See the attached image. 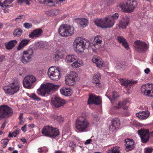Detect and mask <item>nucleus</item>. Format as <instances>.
<instances>
[{
	"instance_id": "1",
	"label": "nucleus",
	"mask_w": 153,
	"mask_h": 153,
	"mask_svg": "<svg viewBox=\"0 0 153 153\" xmlns=\"http://www.w3.org/2000/svg\"><path fill=\"white\" fill-rule=\"evenodd\" d=\"M119 15L117 13L105 16L103 19H97L94 21L95 25L103 28H111L114 24L115 21L117 20Z\"/></svg>"
},
{
	"instance_id": "2",
	"label": "nucleus",
	"mask_w": 153,
	"mask_h": 153,
	"mask_svg": "<svg viewBox=\"0 0 153 153\" xmlns=\"http://www.w3.org/2000/svg\"><path fill=\"white\" fill-rule=\"evenodd\" d=\"M109 92L108 91L106 95L111 101L114 107L117 108H119L121 107H122L124 109H127L128 107L127 105L129 103L128 101L126 100H125L122 102L116 101V99L118 97L117 93L114 91L111 95H109Z\"/></svg>"
},
{
	"instance_id": "3",
	"label": "nucleus",
	"mask_w": 153,
	"mask_h": 153,
	"mask_svg": "<svg viewBox=\"0 0 153 153\" xmlns=\"http://www.w3.org/2000/svg\"><path fill=\"white\" fill-rule=\"evenodd\" d=\"M59 87L58 85L47 83L42 84L37 90V93L40 95L45 96L46 94H50L51 92L57 89Z\"/></svg>"
},
{
	"instance_id": "4",
	"label": "nucleus",
	"mask_w": 153,
	"mask_h": 153,
	"mask_svg": "<svg viewBox=\"0 0 153 153\" xmlns=\"http://www.w3.org/2000/svg\"><path fill=\"white\" fill-rule=\"evenodd\" d=\"M137 5L135 0H125L119 4V6L124 12L130 13L134 10Z\"/></svg>"
},
{
	"instance_id": "5",
	"label": "nucleus",
	"mask_w": 153,
	"mask_h": 153,
	"mask_svg": "<svg viewBox=\"0 0 153 153\" xmlns=\"http://www.w3.org/2000/svg\"><path fill=\"white\" fill-rule=\"evenodd\" d=\"M89 125V122L83 116H82L77 119L75 127L79 131L83 132L86 131Z\"/></svg>"
},
{
	"instance_id": "6",
	"label": "nucleus",
	"mask_w": 153,
	"mask_h": 153,
	"mask_svg": "<svg viewBox=\"0 0 153 153\" xmlns=\"http://www.w3.org/2000/svg\"><path fill=\"white\" fill-rule=\"evenodd\" d=\"M89 44V42L82 38H77L73 43L74 48L77 51L82 52L85 48L86 45Z\"/></svg>"
},
{
	"instance_id": "7",
	"label": "nucleus",
	"mask_w": 153,
	"mask_h": 153,
	"mask_svg": "<svg viewBox=\"0 0 153 153\" xmlns=\"http://www.w3.org/2000/svg\"><path fill=\"white\" fill-rule=\"evenodd\" d=\"M20 88V82L17 80L10 83L8 86L4 87V90L6 93L12 95L18 92Z\"/></svg>"
},
{
	"instance_id": "8",
	"label": "nucleus",
	"mask_w": 153,
	"mask_h": 153,
	"mask_svg": "<svg viewBox=\"0 0 153 153\" xmlns=\"http://www.w3.org/2000/svg\"><path fill=\"white\" fill-rule=\"evenodd\" d=\"M58 32L62 36H70L74 33V28L67 24L62 25L59 27Z\"/></svg>"
},
{
	"instance_id": "9",
	"label": "nucleus",
	"mask_w": 153,
	"mask_h": 153,
	"mask_svg": "<svg viewBox=\"0 0 153 153\" xmlns=\"http://www.w3.org/2000/svg\"><path fill=\"white\" fill-rule=\"evenodd\" d=\"M60 72V70L59 67L52 66L49 68L48 74L51 80L58 81L61 77Z\"/></svg>"
},
{
	"instance_id": "10",
	"label": "nucleus",
	"mask_w": 153,
	"mask_h": 153,
	"mask_svg": "<svg viewBox=\"0 0 153 153\" xmlns=\"http://www.w3.org/2000/svg\"><path fill=\"white\" fill-rule=\"evenodd\" d=\"M65 62L68 63L73 62L71 65L73 68H78L83 65V62L80 60L77 59L75 58L74 56L68 55L66 57L65 59Z\"/></svg>"
},
{
	"instance_id": "11",
	"label": "nucleus",
	"mask_w": 153,
	"mask_h": 153,
	"mask_svg": "<svg viewBox=\"0 0 153 153\" xmlns=\"http://www.w3.org/2000/svg\"><path fill=\"white\" fill-rule=\"evenodd\" d=\"M135 49L140 52H143L148 50L149 45L145 42L141 40H137L134 42Z\"/></svg>"
},
{
	"instance_id": "12",
	"label": "nucleus",
	"mask_w": 153,
	"mask_h": 153,
	"mask_svg": "<svg viewBox=\"0 0 153 153\" xmlns=\"http://www.w3.org/2000/svg\"><path fill=\"white\" fill-rule=\"evenodd\" d=\"M77 74L75 72L72 71L66 76L65 81L67 85H73L76 81L78 80Z\"/></svg>"
},
{
	"instance_id": "13",
	"label": "nucleus",
	"mask_w": 153,
	"mask_h": 153,
	"mask_svg": "<svg viewBox=\"0 0 153 153\" xmlns=\"http://www.w3.org/2000/svg\"><path fill=\"white\" fill-rule=\"evenodd\" d=\"M142 93L148 97L153 96V85L147 84L143 85L141 88Z\"/></svg>"
},
{
	"instance_id": "14",
	"label": "nucleus",
	"mask_w": 153,
	"mask_h": 153,
	"mask_svg": "<svg viewBox=\"0 0 153 153\" xmlns=\"http://www.w3.org/2000/svg\"><path fill=\"white\" fill-rule=\"evenodd\" d=\"M36 80V78L34 76L28 75L26 76L23 80V86L25 88H31L32 87V85Z\"/></svg>"
},
{
	"instance_id": "15",
	"label": "nucleus",
	"mask_w": 153,
	"mask_h": 153,
	"mask_svg": "<svg viewBox=\"0 0 153 153\" xmlns=\"http://www.w3.org/2000/svg\"><path fill=\"white\" fill-rule=\"evenodd\" d=\"M51 103L55 107H59L63 105L65 103V101L59 96H54L52 99Z\"/></svg>"
},
{
	"instance_id": "16",
	"label": "nucleus",
	"mask_w": 153,
	"mask_h": 153,
	"mask_svg": "<svg viewBox=\"0 0 153 153\" xmlns=\"http://www.w3.org/2000/svg\"><path fill=\"white\" fill-rule=\"evenodd\" d=\"M102 41V39L100 36H96L94 38L92 43H89L93 50H97L99 48Z\"/></svg>"
},
{
	"instance_id": "17",
	"label": "nucleus",
	"mask_w": 153,
	"mask_h": 153,
	"mask_svg": "<svg viewBox=\"0 0 153 153\" xmlns=\"http://www.w3.org/2000/svg\"><path fill=\"white\" fill-rule=\"evenodd\" d=\"M101 102V100L100 97L91 94L89 95L88 104L89 105L93 104L98 105L100 104Z\"/></svg>"
},
{
	"instance_id": "18",
	"label": "nucleus",
	"mask_w": 153,
	"mask_h": 153,
	"mask_svg": "<svg viewBox=\"0 0 153 153\" xmlns=\"http://www.w3.org/2000/svg\"><path fill=\"white\" fill-rule=\"evenodd\" d=\"M138 133L140 135L142 142L146 143L149 140V130L146 129H141L138 131Z\"/></svg>"
},
{
	"instance_id": "19",
	"label": "nucleus",
	"mask_w": 153,
	"mask_h": 153,
	"mask_svg": "<svg viewBox=\"0 0 153 153\" xmlns=\"http://www.w3.org/2000/svg\"><path fill=\"white\" fill-rule=\"evenodd\" d=\"M43 32L42 30L40 29H36L31 32L29 35L30 38L32 39L36 38L41 36Z\"/></svg>"
},
{
	"instance_id": "20",
	"label": "nucleus",
	"mask_w": 153,
	"mask_h": 153,
	"mask_svg": "<svg viewBox=\"0 0 153 153\" xmlns=\"http://www.w3.org/2000/svg\"><path fill=\"white\" fill-rule=\"evenodd\" d=\"M125 142L126 143V150L127 151H129L133 149L134 147V142L132 139H130L128 138L125 140Z\"/></svg>"
},
{
	"instance_id": "21",
	"label": "nucleus",
	"mask_w": 153,
	"mask_h": 153,
	"mask_svg": "<svg viewBox=\"0 0 153 153\" xmlns=\"http://www.w3.org/2000/svg\"><path fill=\"white\" fill-rule=\"evenodd\" d=\"M52 127L49 126H46L44 127L42 130V134L45 136L51 137V131L52 130Z\"/></svg>"
},
{
	"instance_id": "22",
	"label": "nucleus",
	"mask_w": 153,
	"mask_h": 153,
	"mask_svg": "<svg viewBox=\"0 0 153 153\" xmlns=\"http://www.w3.org/2000/svg\"><path fill=\"white\" fill-rule=\"evenodd\" d=\"M130 19L128 16H126L120 22L119 26L122 28H126L128 25Z\"/></svg>"
},
{
	"instance_id": "23",
	"label": "nucleus",
	"mask_w": 153,
	"mask_h": 153,
	"mask_svg": "<svg viewBox=\"0 0 153 153\" xmlns=\"http://www.w3.org/2000/svg\"><path fill=\"white\" fill-rule=\"evenodd\" d=\"M121 84L125 87V88H127L128 86H132L137 82V81L126 80H124L123 79H121L120 81Z\"/></svg>"
},
{
	"instance_id": "24",
	"label": "nucleus",
	"mask_w": 153,
	"mask_h": 153,
	"mask_svg": "<svg viewBox=\"0 0 153 153\" xmlns=\"http://www.w3.org/2000/svg\"><path fill=\"white\" fill-rule=\"evenodd\" d=\"M149 115L148 111L140 112L136 114V116L140 119H144L147 118Z\"/></svg>"
},
{
	"instance_id": "25",
	"label": "nucleus",
	"mask_w": 153,
	"mask_h": 153,
	"mask_svg": "<svg viewBox=\"0 0 153 153\" xmlns=\"http://www.w3.org/2000/svg\"><path fill=\"white\" fill-rule=\"evenodd\" d=\"M117 39L119 42L127 50L129 49V45L124 38L121 36H119L117 37Z\"/></svg>"
},
{
	"instance_id": "26",
	"label": "nucleus",
	"mask_w": 153,
	"mask_h": 153,
	"mask_svg": "<svg viewBox=\"0 0 153 153\" xmlns=\"http://www.w3.org/2000/svg\"><path fill=\"white\" fill-rule=\"evenodd\" d=\"M76 21L78 24L83 27L88 25V21L85 18H77Z\"/></svg>"
},
{
	"instance_id": "27",
	"label": "nucleus",
	"mask_w": 153,
	"mask_h": 153,
	"mask_svg": "<svg viewBox=\"0 0 153 153\" xmlns=\"http://www.w3.org/2000/svg\"><path fill=\"white\" fill-rule=\"evenodd\" d=\"M60 91L62 94L66 96H70L72 93L71 89L66 88H63L61 89Z\"/></svg>"
},
{
	"instance_id": "28",
	"label": "nucleus",
	"mask_w": 153,
	"mask_h": 153,
	"mask_svg": "<svg viewBox=\"0 0 153 153\" xmlns=\"http://www.w3.org/2000/svg\"><path fill=\"white\" fill-rule=\"evenodd\" d=\"M92 61L97 65V67L99 68L102 67L103 65V61L98 57H94L92 59Z\"/></svg>"
},
{
	"instance_id": "29",
	"label": "nucleus",
	"mask_w": 153,
	"mask_h": 153,
	"mask_svg": "<svg viewBox=\"0 0 153 153\" xmlns=\"http://www.w3.org/2000/svg\"><path fill=\"white\" fill-rule=\"evenodd\" d=\"M17 43L16 40H12L8 42L5 43V46L7 49H11L16 45Z\"/></svg>"
},
{
	"instance_id": "30",
	"label": "nucleus",
	"mask_w": 153,
	"mask_h": 153,
	"mask_svg": "<svg viewBox=\"0 0 153 153\" xmlns=\"http://www.w3.org/2000/svg\"><path fill=\"white\" fill-rule=\"evenodd\" d=\"M33 53V51L32 48H30L24 51L22 53L23 55L31 59L32 57Z\"/></svg>"
},
{
	"instance_id": "31",
	"label": "nucleus",
	"mask_w": 153,
	"mask_h": 153,
	"mask_svg": "<svg viewBox=\"0 0 153 153\" xmlns=\"http://www.w3.org/2000/svg\"><path fill=\"white\" fill-rule=\"evenodd\" d=\"M100 76V74L99 73H97L95 74L93 76V79L92 82L93 83L95 84L96 85L99 86L100 84L99 78Z\"/></svg>"
},
{
	"instance_id": "32",
	"label": "nucleus",
	"mask_w": 153,
	"mask_h": 153,
	"mask_svg": "<svg viewBox=\"0 0 153 153\" xmlns=\"http://www.w3.org/2000/svg\"><path fill=\"white\" fill-rule=\"evenodd\" d=\"M30 41V39H25L22 40L18 46L17 48L19 50L21 49L22 48L26 46L27 45V44Z\"/></svg>"
},
{
	"instance_id": "33",
	"label": "nucleus",
	"mask_w": 153,
	"mask_h": 153,
	"mask_svg": "<svg viewBox=\"0 0 153 153\" xmlns=\"http://www.w3.org/2000/svg\"><path fill=\"white\" fill-rule=\"evenodd\" d=\"M51 138H54L58 136L59 134L58 129L56 128H53L52 127V130L51 131Z\"/></svg>"
},
{
	"instance_id": "34",
	"label": "nucleus",
	"mask_w": 153,
	"mask_h": 153,
	"mask_svg": "<svg viewBox=\"0 0 153 153\" xmlns=\"http://www.w3.org/2000/svg\"><path fill=\"white\" fill-rule=\"evenodd\" d=\"M31 59L29 58L28 57L23 55L21 57L20 60L21 62L24 64H27L30 62Z\"/></svg>"
},
{
	"instance_id": "35",
	"label": "nucleus",
	"mask_w": 153,
	"mask_h": 153,
	"mask_svg": "<svg viewBox=\"0 0 153 153\" xmlns=\"http://www.w3.org/2000/svg\"><path fill=\"white\" fill-rule=\"evenodd\" d=\"M120 148L118 146H115L111 148L108 150V153H120Z\"/></svg>"
},
{
	"instance_id": "36",
	"label": "nucleus",
	"mask_w": 153,
	"mask_h": 153,
	"mask_svg": "<svg viewBox=\"0 0 153 153\" xmlns=\"http://www.w3.org/2000/svg\"><path fill=\"white\" fill-rule=\"evenodd\" d=\"M58 13L57 10L55 9H52L47 12L46 13L48 15L50 16H53L57 15Z\"/></svg>"
},
{
	"instance_id": "37",
	"label": "nucleus",
	"mask_w": 153,
	"mask_h": 153,
	"mask_svg": "<svg viewBox=\"0 0 153 153\" xmlns=\"http://www.w3.org/2000/svg\"><path fill=\"white\" fill-rule=\"evenodd\" d=\"M63 57V55L59 50H57L56 52L55 58L57 60L62 58Z\"/></svg>"
},
{
	"instance_id": "38",
	"label": "nucleus",
	"mask_w": 153,
	"mask_h": 153,
	"mask_svg": "<svg viewBox=\"0 0 153 153\" xmlns=\"http://www.w3.org/2000/svg\"><path fill=\"white\" fill-rule=\"evenodd\" d=\"M22 33V30L20 29L15 30L14 32V36L15 37H19L20 36Z\"/></svg>"
},
{
	"instance_id": "39",
	"label": "nucleus",
	"mask_w": 153,
	"mask_h": 153,
	"mask_svg": "<svg viewBox=\"0 0 153 153\" xmlns=\"http://www.w3.org/2000/svg\"><path fill=\"white\" fill-rule=\"evenodd\" d=\"M116 128H118L120 125V122L119 120H113L111 121V124Z\"/></svg>"
},
{
	"instance_id": "40",
	"label": "nucleus",
	"mask_w": 153,
	"mask_h": 153,
	"mask_svg": "<svg viewBox=\"0 0 153 153\" xmlns=\"http://www.w3.org/2000/svg\"><path fill=\"white\" fill-rule=\"evenodd\" d=\"M54 118L57 121L59 122H62L64 120L63 117H62L61 115H55L54 116Z\"/></svg>"
},
{
	"instance_id": "41",
	"label": "nucleus",
	"mask_w": 153,
	"mask_h": 153,
	"mask_svg": "<svg viewBox=\"0 0 153 153\" xmlns=\"http://www.w3.org/2000/svg\"><path fill=\"white\" fill-rule=\"evenodd\" d=\"M25 16L23 15H19L15 19V20L18 22H22L25 19Z\"/></svg>"
},
{
	"instance_id": "42",
	"label": "nucleus",
	"mask_w": 153,
	"mask_h": 153,
	"mask_svg": "<svg viewBox=\"0 0 153 153\" xmlns=\"http://www.w3.org/2000/svg\"><path fill=\"white\" fill-rule=\"evenodd\" d=\"M19 130H17L16 131L13 132L12 134H11V132H10L8 136L10 137H12L13 136L16 137L17 135L19 133Z\"/></svg>"
},
{
	"instance_id": "43",
	"label": "nucleus",
	"mask_w": 153,
	"mask_h": 153,
	"mask_svg": "<svg viewBox=\"0 0 153 153\" xmlns=\"http://www.w3.org/2000/svg\"><path fill=\"white\" fill-rule=\"evenodd\" d=\"M36 48L38 49H41L44 47L43 43L42 42H38L36 44Z\"/></svg>"
},
{
	"instance_id": "44",
	"label": "nucleus",
	"mask_w": 153,
	"mask_h": 153,
	"mask_svg": "<svg viewBox=\"0 0 153 153\" xmlns=\"http://www.w3.org/2000/svg\"><path fill=\"white\" fill-rule=\"evenodd\" d=\"M46 4L49 6H54L55 5V3L52 0H47Z\"/></svg>"
},
{
	"instance_id": "45",
	"label": "nucleus",
	"mask_w": 153,
	"mask_h": 153,
	"mask_svg": "<svg viewBox=\"0 0 153 153\" xmlns=\"http://www.w3.org/2000/svg\"><path fill=\"white\" fill-rule=\"evenodd\" d=\"M30 97L33 99L34 100H35L38 101L41 100L40 98L38 97L35 94H33L30 96Z\"/></svg>"
},
{
	"instance_id": "46",
	"label": "nucleus",
	"mask_w": 153,
	"mask_h": 153,
	"mask_svg": "<svg viewBox=\"0 0 153 153\" xmlns=\"http://www.w3.org/2000/svg\"><path fill=\"white\" fill-rule=\"evenodd\" d=\"M153 149L151 147L146 148L144 149V153H151Z\"/></svg>"
},
{
	"instance_id": "47",
	"label": "nucleus",
	"mask_w": 153,
	"mask_h": 153,
	"mask_svg": "<svg viewBox=\"0 0 153 153\" xmlns=\"http://www.w3.org/2000/svg\"><path fill=\"white\" fill-rule=\"evenodd\" d=\"M24 26L25 28L27 29L30 28L32 26V25L31 24L27 22L25 23L24 24Z\"/></svg>"
},
{
	"instance_id": "48",
	"label": "nucleus",
	"mask_w": 153,
	"mask_h": 153,
	"mask_svg": "<svg viewBox=\"0 0 153 153\" xmlns=\"http://www.w3.org/2000/svg\"><path fill=\"white\" fill-rule=\"evenodd\" d=\"M69 146L71 147L72 150H74V148L76 146V144L73 142H70L69 144Z\"/></svg>"
},
{
	"instance_id": "49",
	"label": "nucleus",
	"mask_w": 153,
	"mask_h": 153,
	"mask_svg": "<svg viewBox=\"0 0 153 153\" xmlns=\"http://www.w3.org/2000/svg\"><path fill=\"white\" fill-rule=\"evenodd\" d=\"M4 143L3 145V148H5L7 146V145L8 143V139H4Z\"/></svg>"
},
{
	"instance_id": "50",
	"label": "nucleus",
	"mask_w": 153,
	"mask_h": 153,
	"mask_svg": "<svg viewBox=\"0 0 153 153\" xmlns=\"http://www.w3.org/2000/svg\"><path fill=\"white\" fill-rule=\"evenodd\" d=\"M109 129L110 131H114L116 129V128L111 124V125L109 127Z\"/></svg>"
},
{
	"instance_id": "51",
	"label": "nucleus",
	"mask_w": 153,
	"mask_h": 153,
	"mask_svg": "<svg viewBox=\"0 0 153 153\" xmlns=\"http://www.w3.org/2000/svg\"><path fill=\"white\" fill-rule=\"evenodd\" d=\"M13 0H5L4 3V4H6V3L10 4L13 1Z\"/></svg>"
},
{
	"instance_id": "52",
	"label": "nucleus",
	"mask_w": 153,
	"mask_h": 153,
	"mask_svg": "<svg viewBox=\"0 0 153 153\" xmlns=\"http://www.w3.org/2000/svg\"><path fill=\"white\" fill-rule=\"evenodd\" d=\"M47 0H38L39 2L41 4H46Z\"/></svg>"
},
{
	"instance_id": "53",
	"label": "nucleus",
	"mask_w": 153,
	"mask_h": 153,
	"mask_svg": "<svg viewBox=\"0 0 153 153\" xmlns=\"http://www.w3.org/2000/svg\"><path fill=\"white\" fill-rule=\"evenodd\" d=\"M5 59V56L3 55H0V63L2 62Z\"/></svg>"
},
{
	"instance_id": "54",
	"label": "nucleus",
	"mask_w": 153,
	"mask_h": 153,
	"mask_svg": "<svg viewBox=\"0 0 153 153\" xmlns=\"http://www.w3.org/2000/svg\"><path fill=\"white\" fill-rule=\"evenodd\" d=\"M92 141V140L91 139H88L85 141V142L84 144L85 145L89 144L90 143H91V142Z\"/></svg>"
},
{
	"instance_id": "55",
	"label": "nucleus",
	"mask_w": 153,
	"mask_h": 153,
	"mask_svg": "<svg viewBox=\"0 0 153 153\" xmlns=\"http://www.w3.org/2000/svg\"><path fill=\"white\" fill-rule=\"evenodd\" d=\"M26 125H25L21 128V130L25 132L26 131Z\"/></svg>"
},
{
	"instance_id": "56",
	"label": "nucleus",
	"mask_w": 153,
	"mask_h": 153,
	"mask_svg": "<svg viewBox=\"0 0 153 153\" xmlns=\"http://www.w3.org/2000/svg\"><path fill=\"white\" fill-rule=\"evenodd\" d=\"M30 0H25L24 3H25L27 5H29L30 4Z\"/></svg>"
},
{
	"instance_id": "57",
	"label": "nucleus",
	"mask_w": 153,
	"mask_h": 153,
	"mask_svg": "<svg viewBox=\"0 0 153 153\" xmlns=\"http://www.w3.org/2000/svg\"><path fill=\"white\" fill-rule=\"evenodd\" d=\"M93 118L94 120L97 122L99 120V117L97 116H94L93 117Z\"/></svg>"
},
{
	"instance_id": "58",
	"label": "nucleus",
	"mask_w": 153,
	"mask_h": 153,
	"mask_svg": "<svg viewBox=\"0 0 153 153\" xmlns=\"http://www.w3.org/2000/svg\"><path fill=\"white\" fill-rule=\"evenodd\" d=\"M144 71L146 74H148L150 71V70L149 68H147L144 70Z\"/></svg>"
},
{
	"instance_id": "59",
	"label": "nucleus",
	"mask_w": 153,
	"mask_h": 153,
	"mask_svg": "<svg viewBox=\"0 0 153 153\" xmlns=\"http://www.w3.org/2000/svg\"><path fill=\"white\" fill-rule=\"evenodd\" d=\"M6 124L5 123H4L2 125L1 129V130L3 129L5 127Z\"/></svg>"
},
{
	"instance_id": "60",
	"label": "nucleus",
	"mask_w": 153,
	"mask_h": 153,
	"mask_svg": "<svg viewBox=\"0 0 153 153\" xmlns=\"http://www.w3.org/2000/svg\"><path fill=\"white\" fill-rule=\"evenodd\" d=\"M29 127L30 128H33L34 127V124H32L29 125Z\"/></svg>"
},
{
	"instance_id": "61",
	"label": "nucleus",
	"mask_w": 153,
	"mask_h": 153,
	"mask_svg": "<svg viewBox=\"0 0 153 153\" xmlns=\"http://www.w3.org/2000/svg\"><path fill=\"white\" fill-rule=\"evenodd\" d=\"M23 115V114L22 113H21L20 114V115H19V119L20 120H21L22 119V118Z\"/></svg>"
},
{
	"instance_id": "62",
	"label": "nucleus",
	"mask_w": 153,
	"mask_h": 153,
	"mask_svg": "<svg viewBox=\"0 0 153 153\" xmlns=\"http://www.w3.org/2000/svg\"><path fill=\"white\" fill-rule=\"evenodd\" d=\"M118 65H117V66H119L121 68L123 67V65H122V64L120 63V62H119L117 63Z\"/></svg>"
},
{
	"instance_id": "63",
	"label": "nucleus",
	"mask_w": 153,
	"mask_h": 153,
	"mask_svg": "<svg viewBox=\"0 0 153 153\" xmlns=\"http://www.w3.org/2000/svg\"><path fill=\"white\" fill-rule=\"evenodd\" d=\"M24 1L25 0H18V2L20 3H24Z\"/></svg>"
},
{
	"instance_id": "64",
	"label": "nucleus",
	"mask_w": 153,
	"mask_h": 153,
	"mask_svg": "<svg viewBox=\"0 0 153 153\" xmlns=\"http://www.w3.org/2000/svg\"><path fill=\"white\" fill-rule=\"evenodd\" d=\"M62 153V151L59 150L56 151L54 152V153Z\"/></svg>"
}]
</instances>
